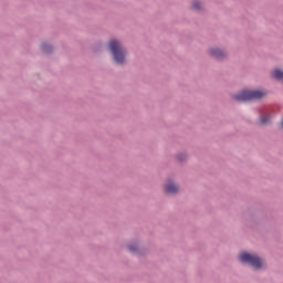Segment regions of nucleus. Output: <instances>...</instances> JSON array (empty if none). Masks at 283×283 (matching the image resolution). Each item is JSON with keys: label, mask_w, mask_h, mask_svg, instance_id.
Segmentation results:
<instances>
[{"label": "nucleus", "mask_w": 283, "mask_h": 283, "mask_svg": "<svg viewBox=\"0 0 283 283\" xmlns=\"http://www.w3.org/2000/svg\"><path fill=\"white\" fill-rule=\"evenodd\" d=\"M192 8H193L195 10H200V9L202 8V4H201L199 1H195V2L192 3Z\"/></svg>", "instance_id": "8"}, {"label": "nucleus", "mask_w": 283, "mask_h": 283, "mask_svg": "<svg viewBox=\"0 0 283 283\" xmlns=\"http://www.w3.org/2000/svg\"><path fill=\"white\" fill-rule=\"evenodd\" d=\"M240 260L244 264H251L254 269H262L264 262L255 254L243 252L240 254Z\"/></svg>", "instance_id": "3"}, {"label": "nucleus", "mask_w": 283, "mask_h": 283, "mask_svg": "<svg viewBox=\"0 0 283 283\" xmlns=\"http://www.w3.org/2000/svg\"><path fill=\"white\" fill-rule=\"evenodd\" d=\"M210 54L214 56V59H224L227 56V53L220 49H211Z\"/></svg>", "instance_id": "4"}, {"label": "nucleus", "mask_w": 283, "mask_h": 283, "mask_svg": "<svg viewBox=\"0 0 283 283\" xmlns=\"http://www.w3.org/2000/svg\"><path fill=\"white\" fill-rule=\"evenodd\" d=\"M128 249H129V251H132L133 253H135V251H136V248H134V247H128Z\"/></svg>", "instance_id": "10"}, {"label": "nucleus", "mask_w": 283, "mask_h": 283, "mask_svg": "<svg viewBox=\"0 0 283 283\" xmlns=\"http://www.w3.org/2000/svg\"><path fill=\"white\" fill-rule=\"evenodd\" d=\"M272 76L276 81H283V72H282V70L275 69L274 71H272Z\"/></svg>", "instance_id": "6"}, {"label": "nucleus", "mask_w": 283, "mask_h": 283, "mask_svg": "<svg viewBox=\"0 0 283 283\" xmlns=\"http://www.w3.org/2000/svg\"><path fill=\"white\" fill-rule=\"evenodd\" d=\"M178 191V186H176L172 182H169L165 187V192L166 193H176Z\"/></svg>", "instance_id": "5"}, {"label": "nucleus", "mask_w": 283, "mask_h": 283, "mask_svg": "<svg viewBox=\"0 0 283 283\" xmlns=\"http://www.w3.org/2000/svg\"><path fill=\"white\" fill-rule=\"evenodd\" d=\"M42 50L44 52H50V50H52V46H50V44H48V43H44V44H42Z\"/></svg>", "instance_id": "9"}, {"label": "nucleus", "mask_w": 283, "mask_h": 283, "mask_svg": "<svg viewBox=\"0 0 283 283\" xmlns=\"http://www.w3.org/2000/svg\"><path fill=\"white\" fill-rule=\"evenodd\" d=\"M266 93L264 91H241L239 94L234 96L238 103H247V101H259V98H264Z\"/></svg>", "instance_id": "1"}, {"label": "nucleus", "mask_w": 283, "mask_h": 283, "mask_svg": "<svg viewBox=\"0 0 283 283\" xmlns=\"http://www.w3.org/2000/svg\"><path fill=\"white\" fill-rule=\"evenodd\" d=\"M261 125H266L269 123V115H263L260 119Z\"/></svg>", "instance_id": "7"}, {"label": "nucleus", "mask_w": 283, "mask_h": 283, "mask_svg": "<svg viewBox=\"0 0 283 283\" xmlns=\"http://www.w3.org/2000/svg\"><path fill=\"white\" fill-rule=\"evenodd\" d=\"M108 48L117 65H123V63H125V49H123L120 42L112 40L108 44Z\"/></svg>", "instance_id": "2"}]
</instances>
